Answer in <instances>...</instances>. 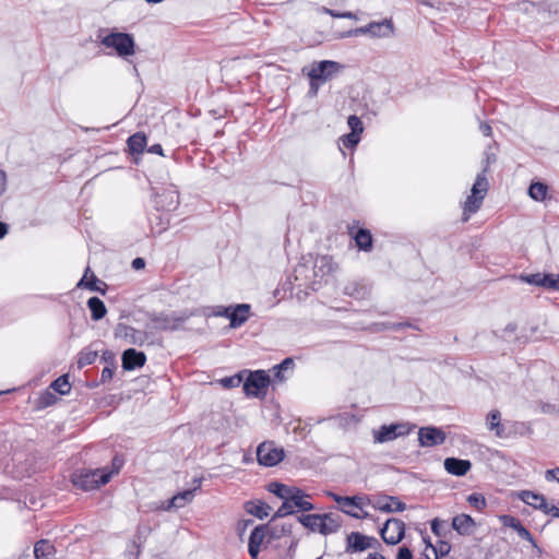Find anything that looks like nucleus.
Wrapping results in <instances>:
<instances>
[{
	"instance_id": "obj_1",
	"label": "nucleus",
	"mask_w": 559,
	"mask_h": 559,
	"mask_svg": "<svg viewBox=\"0 0 559 559\" xmlns=\"http://www.w3.org/2000/svg\"><path fill=\"white\" fill-rule=\"evenodd\" d=\"M488 167L486 166L481 173H479L475 179V182L471 190V195L467 197L463 207V222H467L472 214L476 213L486 197L489 188V182L486 177Z\"/></svg>"
},
{
	"instance_id": "obj_2",
	"label": "nucleus",
	"mask_w": 559,
	"mask_h": 559,
	"mask_svg": "<svg viewBox=\"0 0 559 559\" xmlns=\"http://www.w3.org/2000/svg\"><path fill=\"white\" fill-rule=\"evenodd\" d=\"M112 473L104 468L79 469L72 474L71 480L80 489L90 491L106 485L110 480Z\"/></svg>"
},
{
	"instance_id": "obj_3",
	"label": "nucleus",
	"mask_w": 559,
	"mask_h": 559,
	"mask_svg": "<svg viewBox=\"0 0 559 559\" xmlns=\"http://www.w3.org/2000/svg\"><path fill=\"white\" fill-rule=\"evenodd\" d=\"M106 48H111L121 58H127L135 52V41L131 34L122 32H110L100 39Z\"/></svg>"
},
{
	"instance_id": "obj_4",
	"label": "nucleus",
	"mask_w": 559,
	"mask_h": 559,
	"mask_svg": "<svg viewBox=\"0 0 559 559\" xmlns=\"http://www.w3.org/2000/svg\"><path fill=\"white\" fill-rule=\"evenodd\" d=\"M394 24L392 19H384L380 22H370L365 26L357 27L355 29L347 31L342 34V37H352L359 35H369L373 38H388L394 34Z\"/></svg>"
},
{
	"instance_id": "obj_5",
	"label": "nucleus",
	"mask_w": 559,
	"mask_h": 559,
	"mask_svg": "<svg viewBox=\"0 0 559 559\" xmlns=\"http://www.w3.org/2000/svg\"><path fill=\"white\" fill-rule=\"evenodd\" d=\"M270 381V376L264 370L250 371L243 381V392L247 396L264 397Z\"/></svg>"
},
{
	"instance_id": "obj_6",
	"label": "nucleus",
	"mask_w": 559,
	"mask_h": 559,
	"mask_svg": "<svg viewBox=\"0 0 559 559\" xmlns=\"http://www.w3.org/2000/svg\"><path fill=\"white\" fill-rule=\"evenodd\" d=\"M194 312L183 311L181 313H154L151 316V320L155 323V329L162 331H176L179 330L182 324L191 317Z\"/></svg>"
},
{
	"instance_id": "obj_7",
	"label": "nucleus",
	"mask_w": 559,
	"mask_h": 559,
	"mask_svg": "<svg viewBox=\"0 0 559 559\" xmlns=\"http://www.w3.org/2000/svg\"><path fill=\"white\" fill-rule=\"evenodd\" d=\"M414 426L408 423H395L390 425H382L379 429L373 430V441L376 443H385L393 441L399 437L408 435Z\"/></svg>"
},
{
	"instance_id": "obj_8",
	"label": "nucleus",
	"mask_w": 559,
	"mask_h": 559,
	"mask_svg": "<svg viewBox=\"0 0 559 559\" xmlns=\"http://www.w3.org/2000/svg\"><path fill=\"white\" fill-rule=\"evenodd\" d=\"M285 457L284 449L275 447L274 442L265 441L257 448V460L260 465L272 467Z\"/></svg>"
},
{
	"instance_id": "obj_9",
	"label": "nucleus",
	"mask_w": 559,
	"mask_h": 559,
	"mask_svg": "<svg viewBox=\"0 0 559 559\" xmlns=\"http://www.w3.org/2000/svg\"><path fill=\"white\" fill-rule=\"evenodd\" d=\"M379 533L386 545H397L405 537V523L396 518L388 519Z\"/></svg>"
},
{
	"instance_id": "obj_10",
	"label": "nucleus",
	"mask_w": 559,
	"mask_h": 559,
	"mask_svg": "<svg viewBox=\"0 0 559 559\" xmlns=\"http://www.w3.org/2000/svg\"><path fill=\"white\" fill-rule=\"evenodd\" d=\"M341 68L343 67L336 61L322 60L312 64L311 70L308 72V76L312 81L324 83L332 79Z\"/></svg>"
},
{
	"instance_id": "obj_11",
	"label": "nucleus",
	"mask_w": 559,
	"mask_h": 559,
	"mask_svg": "<svg viewBox=\"0 0 559 559\" xmlns=\"http://www.w3.org/2000/svg\"><path fill=\"white\" fill-rule=\"evenodd\" d=\"M114 336L127 341L131 345L142 346L148 338L145 331L119 322L114 330Z\"/></svg>"
},
{
	"instance_id": "obj_12",
	"label": "nucleus",
	"mask_w": 559,
	"mask_h": 559,
	"mask_svg": "<svg viewBox=\"0 0 559 559\" xmlns=\"http://www.w3.org/2000/svg\"><path fill=\"white\" fill-rule=\"evenodd\" d=\"M368 542H374L378 546H381L379 540L373 536H367L359 532H352L346 536V554L361 552L369 548Z\"/></svg>"
},
{
	"instance_id": "obj_13",
	"label": "nucleus",
	"mask_w": 559,
	"mask_h": 559,
	"mask_svg": "<svg viewBox=\"0 0 559 559\" xmlns=\"http://www.w3.org/2000/svg\"><path fill=\"white\" fill-rule=\"evenodd\" d=\"M499 519L503 526L514 530L522 539H525L532 544L538 556L542 555V549L537 546L533 535L526 527L523 526L519 519L509 514L501 515Z\"/></svg>"
},
{
	"instance_id": "obj_14",
	"label": "nucleus",
	"mask_w": 559,
	"mask_h": 559,
	"mask_svg": "<svg viewBox=\"0 0 559 559\" xmlns=\"http://www.w3.org/2000/svg\"><path fill=\"white\" fill-rule=\"evenodd\" d=\"M371 506L381 512H403L406 510V504L395 496L382 495L371 500Z\"/></svg>"
},
{
	"instance_id": "obj_15",
	"label": "nucleus",
	"mask_w": 559,
	"mask_h": 559,
	"mask_svg": "<svg viewBox=\"0 0 559 559\" xmlns=\"http://www.w3.org/2000/svg\"><path fill=\"white\" fill-rule=\"evenodd\" d=\"M418 441L424 448L439 445L445 441V433L437 427H421L418 431Z\"/></svg>"
},
{
	"instance_id": "obj_16",
	"label": "nucleus",
	"mask_w": 559,
	"mask_h": 559,
	"mask_svg": "<svg viewBox=\"0 0 559 559\" xmlns=\"http://www.w3.org/2000/svg\"><path fill=\"white\" fill-rule=\"evenodd\" d=\"M146 362V355L134 348L126 349L121 355V366L123 370L131 371L141 368Z\"/></svg>"
},
{
	"instance_id": "obj_17",
	"label": "nucleus",
	"mask_w": 559,
	"mask_h": 559,
	"mask_svg": "<svg viewBox=\"0 0 559 559\" xmlns=\"http://www.w3.org/2000/svg\"><path fill=\"white\" fill-rule=\"evenodd\" d=\"M155 205L162 211H173L179 205V194L175 189H165L162 193H157L155 197Z\"/></svg>"
},
{
	"instance_id": "obj_18",
	"label": "nucleus",
	"mask_w": 559,
	"mask_h": 559,
	"mask_svg": "<svg viewBox=\"0 0 559 559\" xmlns=\"http://www.w3.org/2000/svg\"><path fill=\"white\" fill-rule=\"evenodd\" d=\"M266 533L270 534L269 524L258 525L252 530L248 543V551L252 558L258 557Z\"/></svg>"
},
{
	"instance_id": "obj_19",
	"label": "nucleus",
	"mask_w": 559,
	"mask_h": 559,
	"mask_svg": "<svg viewBox=\"0 0 559 559\" xmlns=\"http://www.w3.org/2000/svg\"><path fill=\"white\" fill-rule=\"evenodd\" d=\"M452 528L462 536H469L476 527L475 520L465 513L459 514L452 519Z\"/></svg>"
},
{
	"instance_id": "obj_20",
	"label": "nucleus",
	"mask_w": 559,
	"mask_h": 559,
	"mask_svg": "<svg viewBox=\"0 0 559 559\" xmlns=\"http://www.w3.org/2000/svg\"><path fill=\"white\" fill-rule=\"evenodd\" d=\"M309 497L310 496L307 495L304 490L294 486L286 500L290 501L294 509H297V511L307 512L314 509V506L306 499Z\"/></svg>"
},
{
	"instance_id": "obj_21",
	"label": "nucleus",
	"mask_w": 559,
	"mask_h": 559,
	"mask_svg": "<svg viewBox=\"0 0 559 559\" xmlns=\"http://www.w3.org/2000/svg\"><path fill=\"white\" fill-rule=\"evenodd\" d=\"M329 496L332 497L335 502L341 504V508L345 509L357 508L362 510L366 503L371 504V499L367 496L343 497L334 492H329Z\"/></svg>"
},
{
	"instance_id": "obj_22",
	"label": "nucleus",
	"mask_w": 559,
	"mask_h": 559,
	"mask_svg": "<svg viewBox=\"0 0 559 559\" xmlns=\"http://www.w3.org/2000/svg\"><path fill=\"white\" fill-rule=\"evenodd\" d=\"M472 468L469 460H463L457 457H447L444 460V469L454 476H464Z\"/></svg>"
},
{
	"instance_id": "obj_23",
	"label": "nucleus",
	"mask_w": 559,
	"mask_h": 559,
	"mask_svg": "<svg viewBox=\"0 0 559 559\" xmlns=\"http://www.w3.org/2000/svg\"><path fill=\"white\" fill-rule=\"evenodd\" d=\"M342 526L341 516L334 513H323L320 524L319 533L322 535H329L336 533Z\"/></svg>"
},
{
	"instance_id": "obj_24",
	"label": "nucleus",
	"mask_w": 559,
	"mask_h": 559,
	"mask_svg": "<svg viewBox=\"0 0 559 559\" xmlns=\"http://www.w3.org/2000/svg\"><path fill=\"white\" fill-rule=\"evenodd\" d=\"M250 309L251 307L249 304L236 305L234 311H230L229 326L231 329H237L245 324L249 319Z\"/></svg>"
},
{
	"instance_id": "obj_25",
	"label": "nucleus",
	"mask_w": 559,
	"mask_h": 559,
	"mask_svg": "<svg viewBox=\"0 0 559 559\" xmlns=\"http://www.w3.org/2000/svg\"><path fill=\"white\" fill-rule=\"evenodd\" d=\"M160 211V209L156 207V212L151 213L148 216L151 230L157 235H160L169 227V215Z\"/></svg>"
},
{
	"instance_id": "obj_26",
	"label": "nucleus",
	"mask_w": 559,
	"mask_h": 559,
	"mask_svg": "<svg viewBox=\"0 0 559 559\" xmlns=\"http://www.w3.org/2000/svg\"><path fill=\"white\" fill-rule=\"evenodd\" d=\"M56 554V548L48 539H39L34 545L35 559H51Z\"/></svg>"
},
{
	"instance_id": "obj_27",
	"label": "nucleus",
	"mask_w": 559,
	"mask_h": 559,
	"mask_svg": "<svg viewBox=\"0 0 559 559\" xmlns=\"http://www.w3.org/2000/svg\"><path fill=\"white\" fill-rule=\"evenodd\" d=\"M369 293L368 286L360 282H349L344 287V294L356 299H365Z\"/></svg>"
},
{
	"instance_id": "obj_28",
	"label": "nucleus",
	"mask_w": 559,
	"mask_h": 559,
	"mask_svg": "<svg viewBox=\"0 0 559 559\" xmlns=\"http://www.w3.org/2000/svg\"><path fill=\"white\" fill-rule=\"evenodd\" d=\"M127 145L130 154H141L146 147V135L143 132H136L129 136Z\"/></svg>"
},
{
	"instance_id": "obj_29",
	"label": "nucleus",
	"mask_w": 559,
	"mask_h": 559,
	"mask_svg": "<svg viewBox=\"0 0 559 559\" xmlns=\"http://www.w3.org/2000/svg\"><path fill=\"white\" fill-rule=\"evenodd\" d=\"M356 246L359 250L370 252L373 248L372 235L370 230L366 228H359L354 236Z\"/></svg>"
},
{
	"instance_id": "obj_30",
	"label": "nucleus",
	"mask_w": 559,
	"mask_h": 559,
	"mask_svg": "<svg viewBox=\"0 0 559 559\" xmlns=\"http://www.w3.org/2000/svg\"><path fill=\"white\" fill-rule=\"evenodd\" d=\"M87 307L91 311V318L94 321L102 320L107 313V308H106L104 301L98 297L94 296V297L88 298Z\"/></svg>"
},
{
	"instance_id": "obj_31",
	"label": "nucleus",
	"mask_w": 559,
	"mask_h": 559,
	"mask_svg": "<svg viewBox=\"0 0 559 559\" xmlns=\"http://www.w3.org/2000/svg\"><path fill=\"white\" fill-rule=\"evenodd\" d=\"M246 511L255 518L263 520L269 516L271 507L263 501H248L246 503Z\"/></svg>"
},
{
	"instance_id": "obj_32",
	"label": "nucleus",
	"mask_w": 559,
	"mask_h": 559,
	"mask_svg": "<svg viewBox=\"0 0 559 559\" xmlns=\"http://www.w3.org/2000/svg\"><path fill=\"white\" fill-rule=\"evenodd\" d=\"M195 489H188L183 490L177 495H175L169 501L166 507L167 510L171 508H182L186 506L187 502H190L194 497Z\"/></svg>"
},
{
	"instance_id": "obj_33",
	"label": "nucleus",
	"mask_w": 559,
	"mask_h": 559,
	"mask_svg": "<svg viewBox=\"0 0 559 559\" xmlns=\"http://www.w3.org/2000/svg\"><path fill=\"white\" fill-rule=\"evenodd\" d=\"M500 421H501V413L498 409H492L487 415L488 429L491 431H495L496 436L501 438L504 436V430H503V427Z\"/></svg>"
},
{
	"instance_id": "obj_34",
	"label": "nucleus",
	"mask_w": 559,
	"mask_h": 559,
	"mask_svg": "<svg viewBox=\"0 0 559 559\" xmlns=\"http://www.w3.org/2000/svg\"><path fill=\"white\" fill-rule=\"evenodd\" d=\"M322 514H302L297 518L298 522L311 532H319V524Z\"/></svg>"
},
{
	"instance_id": "obj_35",
	"label": "nucleus",
	"mask_w": 559,
	"mask_h": 559,
	"mask_svg": "<svg viewBox=\"0 0 559 559\" xmlns=\"http://www.w3.org/2000/svg\"><path fill=\"white\" fill-rule=\"evenodd\" d=\"M100 285L106 287V284L98 280L94 274H92L90 281L86 282L85 276H83L78 283V287H85L92 292H98L105 295V288L100 287Z\"/></svg>"
},
{
	"instance_id": "obj_36",
	"label": "nucleus",
	"mask_w": 559,
	"mask_h": 559,
	"mask_svg": "<svg viewBox=\"0 0 559 559\" xmlns=\"http://www.w3.org/2000/svg\"><path fill=\"white\" fill-rule=\"evenodd\" d=\"M293 487L294 486H287L280 481H272L267 485V490L276 497L286 500Z\"/></svg>"
},
{
	"instance_id": "obj_37",
	"label": "nucleus",
	"mask_w": 559,
	"mask_h": 559,
	"mask_svg": "<svg viewBox=\"0 0 559 559\" xmlns=\"http://www.w3.org/2000/svg\"><path fill=\"white\" fill-rule=\"evenodd\" d=\"M294 365V359L292 357L285 358L281 364L273 367L274 378L280 382L284 381L286 379L284 372L293 370Z\"/></svg>"
},
{
	"instance_id": "obj_38",
	"label": "nucleus",
	"mask_w": 559,
	"mask_h": 559,
	"mask_svg": "<svg viewBox=\"0 0 559 559\" xmlns=\"http://www.w3.org/2000/svg\"><path fill=\"white\" fill-rule=\"evenodd\" d=\"M548 191L547 185L543 182H533L528 188V195L535 201H544Z\"/></svg>"
},
{
	"instance_id": "obj_39",
	"label": "nucleus",
	"mask_w": 559,
	"mask_h": 559,
	"mask_svg": "<svg viewBox=\"0 0 559 559\" xmlns=\"http://www.w3.org/2000/svg\"><path fill=\"white\" fill-rule=\"evenodd\" d=\"M98 354L96 350H91L88 348H84L79 353L78 358V367L80 369L84 368L85 366H90L95 362Z\"/></svg>"
},
{
	"instance_id": "obj_40",
	"label": "nucleus",
	"mask_w": 559,
	"mask_h": 559,
	"mask_svg": "<svg viewBox=\"0 0 559 559\" xmlns=\"http://www.w3.org/2000/svg\"><path fill=\"white\" fill-rule=\"evenodd\" d=\"M519 497L524 503L532 506L535 509H537L538 503H542L545 499L543 495L535 493L531 490L521 491Z\"/></svg>"
},
{
	"instance_id": "obj_41",
	"label": "nucleus",
	"mask_w": 559,
	"mask_h": 559,
	"mask_svg": "<svg viewBox=\"0 0 559 559\" xmlns=\"http://www.w3.org/2000/svg\"><path fill=\"white\" fill-rule=\"evenodd\" d=\"M270 537L272 539H278L282 536L290 535L293 532V525L284 523L280 527L276 524H269Z\"/></svg>"
},
{
	"instance_id": "obj_42",
	"label": "nucleus",
	"mask_w": 559,
	"mask_h": 559,
	"mask_svg": "<svg viewBox=\"0 0 559 559\" xmlns=\"http://www.w3.org/2000/svg\"><path fill=\"white\" fill-rule=\"evenodd\" d=\"M50 386L61 395L68 394L71 390V385L69 382V376L68 374L60 376L55 381H52Z\"/></svg>"
},
{
	"instance_id": "obj_43",
	"label": "nucleus",
	"mask_w": 559,
	"mask_h": 559,
	"mask_svg": "<svg viewBox=\"0 0 559 559\" xmlns=\"http://www.w3.org/2000/svg\"><path fill=\"white\" fill-rule=\"evenodd\" d=\"M296 512L293 504L288 500H284L282 506L277 509V511L273 514L271 519V523H274L276 519L285 518L292 515Z\"/></svg>"
},
{
	"instance_id": "obj_44",
	"label": "nucleus",
	"mask_w": 559,
	"mask_h": 559,
	"mask_svg": "<svg viewBox=\"0 0 559 559\" xmlns=\"http://www.w3.org/2000/svg\"><path fill=\"white\" fill-rule=\"evenodd\" d=\"M316 267L319 269V271L321 272L322 275L332 273L335 270V266L333 264V260H332V258L330 255H322L318 260V262L316 264Z\"/></svg>"
},
{
	"instance_id": "obj_45",
	"label": "nucleus",
	"mask_w": 559,
	"mask_h": 559,
	"mask_svg": "<svg viewBox=\"0 0 559 559\" xmlns=\"http://www.w3.org/2000/svg\"><path fill=\"white\" fill-rule=\"evenodd\" d=\"M425 542L427 543V546L432 547L437 559L449 555V552L451 551V548H452L451 544L445 540H440L436 547H433L429 540L425 539Z\"/></svg>"
},
{
	"instance_id": "obj_46",
	"label": "nucleus",
	"mask_w": 559,
	"mask_h": 559,
	"mask_svg": "<svg viewBox=\"0 0 559 559\" xmlns=\"http://www.w3.org/2000/svg\"><path fill=\"white\" fill-rule=\"evenodd\" d=\"M546 273H534L527 275H521V280L530 285L543 287L545 284Z\"/></svg>"
},
{
	"instance_id": "obj_47",
	"label": "nucleus",
	"mask_w": 559,
	"mask_h": 559,
	"mask_svg": "<svg viewBox=\"0 0 559 559\" xmlns=\"http://www.w3.org/2000/svg\"><path fill=\"white\" fill-rule=\"evenodd\" d=\"M467 502L473 508L477 509L478 511H481L487 506L485 497L481 493H478V492L471 493L467 497Z\"/></svg>"
},
{
	"instance_id": "obj_48",
	"label": "nucleus",
	"mask_w": 559,
	"mask_h": 559,
	"mask_svg": "<svg viewBox=\"0 0 559 559\" xmlns=\"http://www.w3.org/2000/svg\"><path fill=\"white\" fill-rule=\"evenodd\" d=\"M243 379H242V373H237L235 376H231V377H225L221 380V384L225 388V389H233V388H237L239 386L241 383H242Z\"/></svg>"
},
{
	"instance_id": "obj_49",
	"label": "nucleus",
	"mask_w": 559,
	"mask_h": 559,
	"mask_svg": "<svg viewBox=\"0 0 559 559\" xmlns=\"http://www.w3.org/2000/svg\"><path fill=\"white\" fill-rule=\"evenodd\" d=\"M543 287L549 290L559 292V274L546 273L545 284Z\"/></svg>"
},
{
	"instance_id": "obj_50",
	"label": "nucleus",
	"mask_w": 559,
	"mask_h": 559,
	"mask_svg": "<svg viewBox=\"0 0 559 559\" xmlns=\"http://www.w3.org/2000/svg\"><path fill=\"white\" fill-rule=\"evenodd\" d=\"M347 124L350 128V132L360 134L364 131L362 122L356 115H350L347 119Z\"/></svg>"
},
{
	"instance_id": "obj_51",
	"label": "nucleus",
	"mask_w": 559,
	"mask_h": 559,
	"mask_svg": "<svg viewBox=\"0 0 559 559\" xmlns=\"http://www.w3.org/2000/svg\"><path fill=\"white\" fill-rule=\"evenodd\" d=\"M537 509L543 511L545 514H550L554 518H559V508L556 507L555 504H549L546 498L542 503H538Z\"/></svg>"
},
{
	"instance_id": "obj_52",
	"label": "nucleus",
	"mask_w": 559,
	"mask_h": 559,
	"mask_svg": "<svg viewBox=\"0 0 559 559\" xmlns=\"http://www.w3.org/2000/svg\"><path fill=\"white\" fill-rule=\"evenodd\" d=\"M359 135L360 134L349 132L348 134L343 135L341 138V141L345 147L353 148L359 143V141H360Z\"/></svg>"
},
{
	"instance_id": "obj_53",
	"label": "nucleus",
	"mask_w": 559,
	"mask_h": 559,
	"mask_svg": "<svg viewBox=\"0 0 559 559\" xmlns=\"http://www.w3.org/2000/svg\"><path fill=\"white\" fill-rule=\"evenodd\" d=\"M443 521H441L440 519L436 518L431 521V532L436 535V536H444L445 533L443 532V528H442V525H443Z\"/></svg>"
},
{
	"instance_id": "obj_54",
	"label": "nucleus",
	"mask_w": 559,
	"mask_h": 559,
	"mask_svg": "<svg viewBox=\"0 0 559 559\" xmlns=\"http://www.w3.org/2000/svg\"><path fill=\"white\" fill-rule=\"evenodd\" d=\"M540 412L544 414H558L559 407L551 403H540Z\"/></svg>"
},
{
	"instance_id": "obj_55",
	"label": "nucleus",
	"mask_w": 559,
	"mask_h": 559,
	"mask_svg": "<svg viewBox=\"0 0 559 559\" xmlns=\"http://www.w3.org/2000/svg\"><path fill=\"white\" fill-rule=\"evenodd\" d=\"M396 559H413V551L407 546L399 548Z\"/></svg>"
},
{
	"instance_id": "obj_56",
	"label": "nucleus",
	"mask_w": 559,
	"mask_h": 559,
	"mask_svg": "<svg viewBox=\"0 0 559 559\" xmlns=\"http://www.w3.org/2000/svg\"><path fill=\"white\" fill-rule=\"evenodd\" d=\"M545 478L548 481H557V483H559V467L547 469L545 472Z\"/></svg>"
},
{
	"instance_id": "obj_57",
	"label": "nucleus",
	"mask_w": 559,
	"mask_h": 559,
	"mask_svg": "<svg viewBox=\"0 0 559 559\" xmlns=\"http://www.w3.org/2000/svg\"><path fill=\"white\" fill-rule=\"evenodd\" d=\"M340 510L342 512H344L345 514H347L352 518H355V519H367L370 516L368 512L358 513V512L353 511L352 509H345V508H340Z\"/></svg>"
},
{
	"instance_id": "obj_58",
	"label": "nucleus",
	"mask_w": 559,
	"mask_h": 559,
	"mask_svg": "<svg viewBox=\"0 0 559 559\" xmlns=\"http://www.w3.org/2000/svg\"><path fill=\"white\" fill-rule=\"evenodd\" d=\"M114 369H115L114 366H111V367L107 366V367H105L102 370V378H100V380H102L103 383H105V382H107V381L112 379V377H114Z\"/></svg>"
},
{
	"instance_id": "obj_59",
	"label": "nucleus",
	"mask_w": 559,
	"mask_h": 559,
	"mask_svg": "<svg viewBox=\"0 0 559 559\" xmlns=\"http://www.w3.org/2000/svg\"><path fill=\"white\" fill-rule=\"evenodd\" d=\"M7 190V174L0 169V195Z\"/></svg>"
},
{
	"instance_id": "obj_60",
	"label": "nucleus",
	"mask_w": 559,
	"mask_h": 559,
	"mask_svg": "<svg viewBox=\"0 0 559 559\" xmlns=\"http://www.w3.org/2000/svg\"><path fill=\"white\" fill-rule=\"evenodd\" d=\"M132 267L134 270H141V269H144L145 266V260L143 258H135L133 259L132 263H131Z\"/></svg>"
},
{
	"instance_id": "obj_61",
	"label": "nucleus",
	"mask_w": 559,
	"mask_h": 559,
	"mask_svg": "<svg viewBox=\"0 0 559 559\" xmlns=\"http://www.w3.org/2000/svg\"><path fill=\"white\" fill-rule=\"evenodd\" d=\"M55 400H56L55 395L48 392V393H47V394L41 399V405H43V406H48V405H50Z\"/></svg>"
},
{
	"instance_id": "obj_62",
	"label": "nucleus",
	"mask_w": 559,
	"mask_h": 559,
	"mask_svg": "<svg viewBox=\"0 0 559 559\" xmlns=\"http://www.w3.org/2000/svg\"><path fill=\"white\" fill-rule=\"evenodd\" d=\"M234 308L233 306H229V307H226V308H222V310L217 311L215 314L216 316H221V317H226L229 319V316H230V311H234Z\"/></svg>"
},
{
	"instance_id": "obj_63",
	"label": "nucleus",
	"mask_w": 559,
	"mask_h": 559,
	"mask_svg": "<svg viewBox=\"0 0 559 559\" xmlns=\"http://www.w3.org/2000/svg\"><path fill=\"white\" fill-rule=\"evenodd\" d=\"M147 152L153 154L163 155V147L160 144H153L147 148Z\"/></svg>"
},
{
	"instance_id": "obj_64",
	"label": "nucleus",
	"mask_w": 559,
	"mask_h": 559,
	"mask_svg": "<svg viewBox=\"0 0 559 559\" xmlns=\"http://www.w3.org/2000/svg\"><path fill=\"white\" fill-rule=\"evenodd\" d=\"M479 129L481 131V133L485 135V136H490L491 135V127L487 123H480L479 126Z\"/></svg>"
}]
</instances>
